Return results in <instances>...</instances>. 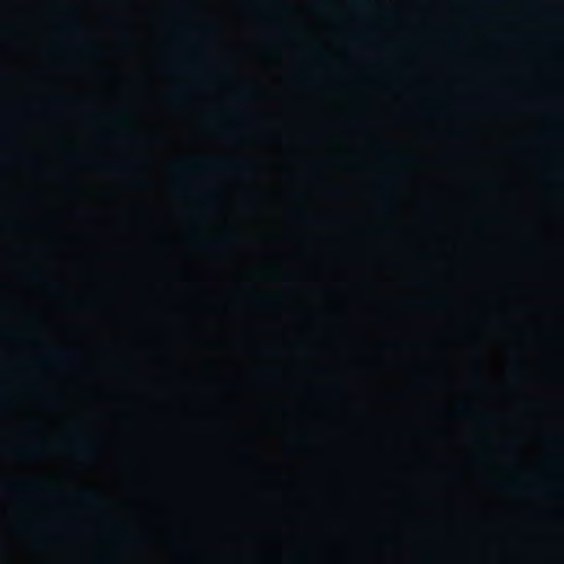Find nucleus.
Listing matches in <instances>:
<instances>
[{"instance_id": "4", "label": "nucleus", "mask_w": 564, "mask_h": 564, "mask_svg": "<svg viewBox=\"0 0 564 564\" xmlns=\"http://www.w3.org/2000/svg\"><path fill=\"white\" fill-rule=\"evenodd\" d=\"M173 96H174L175 99L180 100V99H182L184 97V94H183L182 90H178Z\"/></svg>"}, {"instance_id": "6", "label": "nucleus", "mask_w": 564, "mask_h": 564, "mask_svg": "<svg viewBox=\"0 0 564 564\" xmlns=\"http://www.w3.org/2000/svg\"><path fill=\"white\" fill-rule=\"evenodd\" d=\"M354 2H360L361 0H352Z\"/></svg>"}, {"instance_id": "1", "label": "nucleus", "mask_w": 564, "mask_h": 564, "mask_svg": "<svg viewBox=\"0 0 564 564\" xmlns=\"http://www.w3.org/2000/svg\"><path fill=\"white\" fill-rule=\"evenodd\" d=\"M69 444L73 449H75L84 455H88L93 452L91 446L82 441L79 442L77 440H74Z\"/></svg>"}, {"instance_id": "5", "label": "nucleus", "mask_w": 564, "mask_h": 564, "mask_svg": "<svg viewBox=\"0 0 564 564\" xmlns=\"http://www.w3.org/2000/svg\"><path fill=\"white\" fill-rule=\"evenodd\" d=\"M218 245H219V243H218V242H216V241H212V242H209V243H208V246H210V247H216V246H218Z\"/></svg>"}, {"instance_id": "2", "label": "nucleus", "mask_w": 564, "mask_h": 564, "mask_svg": "<svg viewBox=\"0 0 564 564\" xmlns=\"http://www.w3.org/2000/svg\"><path fill=\"white\" fill-rule=\"evenodd\" d=\"M76 354L73 350H56L53 354V357L58 360H66L74 358Z\"/></svg>"}, {"instance_id": "3", "label": "nucleus", "mask_w": 564, "mask_h": 564, "mask_svg": "<svg viewBox=\"0 0 564 564\" xmlns=\"http://www.w3.org/2000/svg\"><path fill=\"white\" fill-rule=\"evenodd\" d=\"M80 500L87 503H93L97 500V497L93 492H84L79 495Z\"/></svg>"}]
</instances>
